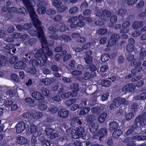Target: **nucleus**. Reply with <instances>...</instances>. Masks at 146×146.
Masks as SVG:
<instances>
[{"label":"nucleus","instance_id":"obj_59","mask_svg":"<svg viewBox=\"0 0 146 146\" xmlns=\"http://www.w3.org/2000/svg\"><path fill=\"white\" fill-rule=\"evenodd\" d=\"M126 12V10L125 9H119L117 11L118 14L121 16H124L125 15Z\"/></svg>","mask_w":146,"mask_h":146},{"label":"nucleus","instance_id":"obj_11","mask_svg":"<svg viewBox=\"0 0 146 146\" xmlns=\"http://www.w3.org/2000/svg\"><path fill=\"white\" fill-rule=\"evenodd\" d=\"M32 97L37 100H43L44 96L39 92L35 91L33 92L31 94Z\"/></svg>","mask_w":146,"mask_h":146},{"label":"nucleus","instance_id":"obj_61","mask_svg":"<svg viewBox=\"0 0 146 146\" xmlns=\"http://www.w3.org/2000/svg\"><path fill=\"white\" fill-rule=\"evenodd\" d=\"M62 3V1L60 0H54L52 1V4L53 5L56 7V8L58 6L60 5Z\"/></svg>","mask_w":146,"mask_h":146},{"label":"nucleus","instance_id":"obj_6","mask_svg":"<svg viewBox=\"0 0 146 146\" xmlns=\"http://www.w3.org/2000/svg\"><path fill=\"white\" fill-rule=\"evenodd\" d=\"M120 36L118 35L113 34L112 35L108 42L107 47H111L115 44L116 42L120 38Z\"/></svg>","mask_w":146,"mask_h":146},{"label":"nucleus","instance_id":"obj_30","mask_svg":"<svg viewBox=\"0 0 146 146\" xmlns=\"http://www.w3.org/2000/svg\"><path fill=\"white\" fill-rule=\"evenodd\" d=\"M96 75V74L94 72V74H92V75H91L90 73L88 72H86L84 73L83 77L84 79L88 80L91 78V77H94Z\"/></svg>","mask_w":146,"mask_h":146},{"label":"nucleus","instance_id":"obj_10","mask_svg":"<svg viewBox=\"0 0 146 146\" xmlns=\"http://www.w3.org/2000/svg\"><path fill=\"white\" fill-rule=\"evenodd\" d=\"M27 66L26 64L23 61H20L15 64L14 66L15 69L25 70Z\"/></svg>","mask_w":146,"mask_h":146},{"label":"nucleus","instance_id":"obj_9","mask_svg":"<svg viewBox=\"0 0 146 146\" xmlns=\"http://www.w3.org/2000/svg\"><path fill=\"white\" fill-rule=\"evenodd\" d=\"M89 127L90 132L92 133H94L98 129L99 126L97 123L91 122L89 125Z\"/></svg>","mask_w":146,"mask_h":146},{"label":"nucleus","instance_id":"obj_15","mask_svg":"<svg viewBox=\"0 0 146 146\" xmlns=\"http://www.w3.org/2000/svg\"><path fill=\"white\" fill-rule=\"evenodd\" d=\"M130 23L128 21H125L123 23L122 25V27L123 29L121 30L120 31L121 33H127L129 31L128 29H126L127 27L129 26L130 25Z\"/></svg>","mask_w":146,"mask_h":146},{"label":"nucleus","instance_id":"obj_13","mask_svg":"<svg viewBox=\"0 0 146 146\" xmlns=\"http://www.w3.org/2000/svg\"><path fill=\"white\" fill-rule=\"evenodd\" d=\"M82 123L81 121L78 119V117H74L71 119L70 124L72 127H75L77 124L81 125Z\"/></svg>","mask_w":146,"mask_h":146},{"label":"nucleus","instance_id":"obj_5","mask_svg":"<svg viewBox=\"0 0 146 146\" xmlns=\"http://www.w3.org/2000/svg\"><path fill=\"white\" fill-rule=\"evenodd\" d=\"M113 103L116 107H118L122 104L125 105H128L129 104L126 98L117 97L115 98L113 100Z\"/></svg>","mask_w":146,"mask_h":146},{"label":"nucleus","instance_id":"obj_27","mask_svg":"<svg viewBox=\"0 0 146 146\" xmlns=\"http://www.w3.org/2000/svg\"><path fill=\"white\" fill-rule=\"evenodd\" d=\"M101 83L102 86L107 87L110 86L111 84V82L110 81L108 80H103L101 81Z\"/></svg>","mask_w":146,"mask_h":146},{"label":"nucleus","instance_id":"obj_48","mask_svg":"<svg viewBox=\"0 0 146 146\" xmlns=\"http://www.w3.org/2000/svg\"><path fill=\"white\" fill-rule=\"evenodd\" d=\"M32 112H26L23 113L22 115V117L24 118L29 119L31 117Z\"/></svg>","mask_w":146,"mask_h":146},{"label":"nucleus","instance_id":"obj_63","mask_svg":"<svg viewBox=\"0 0 146 146\" xmlns=\"http://www.w3.org/2000/svg\"><path fill=\"white\" fill-rule=\"evenodd\" d=\"M78 20V17L77 16H74L69 19L68 21V22L69 23H74L76 22Z\"/></svg>","mask_w":146,"mask_h":146},{"label":"nucleus","instance_id":"obj_33","mask_svg":"<svg viewBox=\"0 0 146 146\" xmlns=\"http://www.w3.org/2000/svg\"><path fill=\"white\" fill-rule=\"evenodd\" d=\"M91 111L92 113L98 114L101 112V110L99 107H95L92 108Z\"/></svg>","mask_w":146,"mask_h":146},{"label":"nucleus","instance_id":"obj_24","mask_svg":"<svg viewBox=\"0 0 146 146\" xmlns=\"http://www.w3.org/2000/svg\"><path fill=\"white\" fill-rule=\"evenodd\" d=\"M107 116V114L106 113H102L98 117V121L101 123H103L105 121Z\"/></svg>","mask_w":146,"mask_h":146},{"label":"nucleus","instance_id":"obj_57","mask_svg":"<svg viewBox=\"0 0 146 146\" xmlns=\"http://www.w3.org/2000/svg\"><path fill=\"white\" fill-rule=\"evenodd\" d=\"M54 130L52 128H46L45 130V132L46 134L48 135H51Z\"/></svg>","mask_w":146,"mask_h":146},{"label":"nucleus","instance_id":"obj_46","mask_svg":"<svg viewBox=\"0 0 146 146\" xmlns=\"http://www.w3.org/2000/svg\"><path fill=\"white\" fill-rule=\"evenodd\" d=\"M128 92H132L134 90L135 88V85L131 83H129L127 84Z\"/></svg>","mask_w":146,"mask_h":146},{"label":"nucleus","instance_id":"obj_16","mask_svg":"<svg viewBox=\"0 0 146 146\" xmlns=\"http://www.w3.org/2000/svg\"><path fill=\"white\" fill-rule=\"evenodd\" d=\"M127 60L129 62H131V64L132 66H134L136 63V60L134 58L133 55L130 54H128L127 57Z\"/></svg>","mask_w":146,"mask_h":146},{"label":"nucleus","instance_id":"obj_51","mask_svg":"<svg viewBox=\"0 0 146 146\" xmlns=\"http://www.w3.org/2000/svg\"><path fill=\"white\" fill-rule=\"evenodd\" d=\"M36 40L34 38L29 39L27 42H26V44H29V45H32L36 43Z\"/></svg>","mask_w":146,"mask_h":146},{"label":"nucleus","instance_id":"obj_19","mask_svg":"<svg viewBox=\"0 0 146 146\" xmlns=\"http://www.w3.org/2000/svg\"><path fill=\"white\" fill-rule=\"evenodd\" d=\"M98 133L100 136V138H103L105 137L107 134V130L106 128H101L98 131Z\"/></svg>","mask_w":146,"mask_h":146},{"label":"nucleus","instance_id":"obj_26","mask_svg":"<svg viewBox=\"0 0 146 146\" xmlns=\"http://www.w3.org/2000/svg\"><path fill=\"white\" fill-rule=\"evenodd\" d=\"M40 82L43 83L44 85H49L52 83V81L49 78H46L40 80Z\"/></svg>","mask_w":146,"mask_h":146},{"label":"nucleus","instance_id":"obj_35","mask_svg":"<svg viewBox=\"0 0 146 146\" xmlns=\"http://www.w3.org/2000/svg\"><path fill=\"white\" fill-rule=\"evenodd\" d=\"M11 79L13 80L16 82H19V76L15 74H13L11 76Z\"/></svg>","mask_w":146,"mask_h":146},{"label":"nucleus","instance_id":"obj_53","mask_svg":"<svg viewBox=\"0 0 146 146\" xmlns=\"http://www.w3.org/2000/svg\"><path fill=\"white\" fill-rule=\"evenodd\" d=\"M62 16L59 15H55L53 18V20L55 22H60L62 19Z\"/></svg>","mask_w":146,"mask_h":146},{"label":"nucleus","instance_id":"obj_42","mask_svg":"<svg viewBox=\"0 0 146 146\" xmlns=\"http://www.w3.org/2000/svg\"><path fill=\"white\" fill-rule=\"evenodd\" d=\"M86 41V38L83 36H81L80 35L78 38L76 39V40L77 43L80 44H82L84 43Z\"/></svg>","mask_w":146,"mask_h":146},{"label":"nucleus","instance_id":"obj_4","mask_svg":"<svg viewBox=\"0 0 146 146\" xmlns=\"http://www.w3.org/2000/svg\"><path fill=\"white\" fill-rule=\"evenodd\" d=\"M134 122L135 124L139 123V125L141 126L146 125V111L137 117L135 119Z\"/></svg>","mask_w":146,"mask_h":146},{"label":"nucleus","instance_id":"obj_14","mask_svg":"<svg viewBox=\"0 0 146 146\" xmlns=\"http://www.w3.org/2000/svg\"><path fill=\"white\" fill-rule=\"evenodd\" d=\"M27 139L23 136H18L16 137V142L19 144H25L27 143Z\"/></svg>","mask_w":146,"mask_h":146},{"label":"nucleus","instance_id":"obj_44","mask_svg":"<svg viewBox=\"0 0 146 146\" xmlns=\"http://www.w3.org/2000/svg\"><path fill=\"white\" fill-rule=\"evenodd\" d=\"M132 139L133 140L137 139L139 140H144L146 139V136H135L132 137Z\"/></svg>","mask_w":146,"mask_h":146},{"label":"nucleus","instance_id":"obj_2","mask_svg":"<svg viewBox=\"0 0 146 146\" xmlns=\"http://www.w3.org/2000/svg\"><path fill=\"white\" fill-rule=\"evenodd\" d=\"M29 66L31 67L32 68H30L28 66L27 67L26 71L27 72H29L32 74H35L36 72V70L35 67V66H37L40 65V66H43L44 65V64L41 63V61L40 59L38 58H36L35 59H31L29 62Z\"/></svg>","mask_w":146,"mask_h":146},{"label":"nucleus","instance_id":"obj_17","mask_svg":"<svg viewBox=\"0 0 146 146\" xmlns=\"http://www.w3.org/2000/svg\"><path fill=\"white\" fill-rule=\"evenodd\" d=\"M91 96L93 98L94 100L90 101L89 104L90 106H92L95 105L96 102V98L97 97L99 96V95H98L97 92H95L94 93L92 94L91 95Z\"/></svg>","mask_w":146,"mask_h":146},{"label":"nucleus","instance_id":"obj_1","mask_svg":"<svg viewBox=\"0 0 146 146\" xmlns=\"http://www.w3.org/2000/svg\"><path fill=\"white\" fill-rule=\"evenodd\" d=\"M35 14L36 15L35 17H33L32 18L31 17V15L30 16L33 21L34 25L36 28L37 32L35 30L32 29L29 31V33L31 35L33 36H35L37 34V36L41 39L42 44H47V41L44 36L42 28L40 26L41 25V22L37 19V16L35 13Z\"/></svg>","mask_w":146,"mask_h":146},{"label":"nucleus","instance_id":"obj_56","mask_svg":"<svg viewBox=\"0 0 146 146\" xmlns=\"http://www.w3.org/2000/svg\"><path fill=\"white\" fill-rule=\"evenodd\" d=\"M71 94L70 92H68L62 94L61 96V97L63 99L68 98L70 96H71Z\"/></svg>","mask_w":146,"mask_h":146},{"label":"nucleus","instance_id":"obj_37","mask_svg":"<svg viewBox=\"0 0 146 146\" xmlns=\"http://www.w3.org/2000/svg\"><path fill=\"white\" fill-rule=\"evenodd\" d=\"M102 11L101 9H100L98 7H95V13L96 16L101 17L102 14Z\"/></svg>","mask_w":146,"mask_h":146},{"label":"nucleus","instance_id":"obj_21","mask_svg":"<svg viewBox=\"0 0 146 146\" xmlns=\"http://www.w3.org/2000/svg\"><path fill=\"white\" fill-rule=\"evenodd\" d=\"M132 27L133 29H139L143 26V22L141 21H135L132 24Z\"/></svg>","mask_w":146,"mask_h":146},{"label":"nucleus","instance_id":"obj_60","mask_svg":"<svg viewBox=\"0 0 146 146\" xmlns=\"http://www.w3.org/2000/svg\"><path fill=\"white\" fill-rule=\"evenodd\" d=\"M46 11V7H39L37 9V11L40 14H44Z\"/></svg>","mask_w":146,"mask_h":146},{"label":"nucleus","instance_id":"obj_23","mask_svg":"<svg viewBox=\"0 0 146 146\" xmlns=\"http://www.w3.org/2000/svg\"><path fill=\"white\" fill-rule=\"evenodd\" d=\"M39 108L41 110H44L46 109L48 107L46 103L44 101H41L38 105Z\"/></svg>","mask_w":146,"mask_h":146},{"label":"nucleus","instance_id":"obj_62","mask_svg":"<svg viewBox=\"0 0 146 146\" xmlns=\"http://www.w3.org/2000/svg\"><path fill=\"white\" fill-rule=\"evenodd\" d=\"M71 74L74 76H79L82 74V72L78 70H74L71 72Z\"/></svg>","mask_w":146,"mask_h":146},{"label":"nucleus","instance_id":"obj_32","mask_svg":"<svg viewBox=\"0 0 146 146\" xmlns=\"http://www.w3.org/2000/svg\"><path fill=\"white\" fill-rule=\"evenodd\" d=\"M85 68L87 69H89L90 70L93 72L96 71V68L95 66L93 64H90L86 66Z\"/></svg>","mask_w":146,"mask_h":146},{"label":"nucleus","instance_id":"obj_41","mask_svg":"<svg viewBox=\"0 0 146 146\" xmlns=\"http://www.w3.org/2000/svg\"><path fill=\"white\" fill-rule=\"evenodd\" d=\"M60 38L63 39L65 42H67L68 41L71 40V38L69 36L65 35H62L60 36Z\"/></svg>","mask_w":146,"mask_h":146},{"label":"nucleus","instance_id":"obj_43","mask_svg":"<svg viewBox=\"0 0 146 146\" xmlns=\"http://www.w3.org/2000/svg\"><path fill=\"white\" fill-rule=\"evenodd\" d=\"M29 38V36L27 34H23L19 36V38L25 42H26L27 40Z\"/></svg>","mask_w":146,"mask_h":146},{"label":"nucleus","instance_id":"obj_49","mask_svg":"<svg viewBox=\"0 0 146 146\" xmlns=\"http://www.w3.org/2000/svg\"><path fill=\"white\" fill-rule=\"evenodd\" d=\"M85 62L88 64H91L92 62V56H87L85 58Z\"/></svg>","mask_w":146,"mask_h":146},{"label":"nucleus","instance_id":"obj_64","mask_svg":"<svg viewBox=\"0 0 146 146\" xmlns=\"http://www.w3.org/2000/svg\"><path fill=\"white\" fill-rule=\"evenodd\" d=\"M134 116V114L133 113L130 112L127 113L125 116L126 119L128 121L131 119Z\"/></svg>","mask_w":146,"mask_h":146},{"label":"nucleus","instance_id":"obj_8","mask_svg":"<svg viewBox=\"0 0 146 146\" xmlns=\"http://www.w3.org/2000/svg\"><path fill=\"white\" fill-rule=\"evenodd\" d=\"M69 113V111L66 109L63 108L59 111L57 113L58 116L60 118H65L68 116Z\"/></svg>","mask_w":146,"mask_h":146},{"label":"nucleus","instance_id":"obj_55","mask_svg":"<svg viewBox=\"0 0 146 146\" xmlns=\"http://www.w3.org/2000/svg\"><path fill=\"white\" fill-rule=\"evenodd\" d=\"M31 143L33 146H37V139L34 136H32L31 139Z\"/></svg>","mask_w":146,"mask_h":146},{"label":"nucleus","instance_id":"obj_52","mask_svg":"<svg viewBox=\"0 0 146 146\" xmlns=\"http://www.w3.org/2000/svg\"><path fill=\"white\" fill-rule=\"evenodd\" d=\"M127 52H129L133 51L134 49V47L133 45L128 44L126 48Z\"/></svg>","mask_w":146,"mask_h":146},{"label":"nucleus","instance_id":"obj_22","mask_svg":"<svg viewBox=\"0 0 146 146\" xmlns=\"http://www.w3.org/2000/svg\"><path fill=\"white\" fill-rule=\"evenodd\" d=\"M43 116L42 113L40 111H37L35 113H32L31 117L34 119H38Z\"/></svg>","mask_w":146,"mask_h":146},{"label":"nucleus","instance_id":"obj_47","mask_svg":"<svg viewBox=\"0 0 146 146\" xmlns=\"http://www.w3.org/2000/svg\"><path fill=\"white\" fill-rule=\"evenodd\" d=\"M78 8L76 7H73L70 9L69 12L71 14H74L78 11Z\"/></svg>","mask_w":146,"mask_h":146},{"label":"nucleus","instance_id":"obj_28","mask_svg":"<svg viewBox=\"0 0 146 146\" xmlns=\"http://www.w3.org/2000/svg\"><path fill=\"white\" fill-rule=\"evenodd\" d=\"M135 100H139L146 99V90L145 92L141 94L140 95H138L134 97Z\"/></svg>","mask_w":146,"mask_h":146},{"label":"nucleus","instance_id":"obj_12","mask_svg":"<svg viewBox=\"0 0 146 146\" xmlns=\"http://www.w3.org/2000/svg\"><path fill=\"white\" fill-rule=\"evenodd\" d=\"M111 12L108 10H104L102 11V14L100 18L104 20L108 19L111 16Z\"/></svg>","mask_w":146,"mask_h":146},{"label":"nucleus","instance_id":"obj_18","mask_svg":"<svg viewBox=\"0 0 146 146\" xmlns=\"http://www.w3.org/2000/svg\"><path fill=\"white\" fill-rule=\"evenodd\" d=\"M118 126V124L117 122L115 121L110 122L109 125L108 129L110 131H112L117 129Z\"/></svg>","mask_w":146,"mask_h":146},{"label":"nucleus","instance_id":"obj_58","mask_svg":"<svg viewBox=\"0 0 146 146\" xmlns=\"http://www.w3.org/2000/svg\"><path fill=\"white\" fill-rule=\"evenodd\" d=\"M109 96V93L108 92H106L102 95L101 96L102 100L103 101L106 100L108 99V97Z\"/></svg>","mask_w":146,"mask_h":146},{"label":"nucleus","instance_id":"obj_29","mask_svg":"<svg viewBox=\"0 0 146 146\" xmlns=\"http://www.w3.org/2000/svg\"><path fill=\"white\" fill-rule=\"evenodd\" d=\"M6 58L3 55H0V68L6 65Z\"/></svg>","mask_w":146,"mask_h":146},{"label":"nucleus","instance_id":"obj_3","mask_svg":"<svg viewBox=\"0 0 146 146\" xmlns=\"http://www.w3.org/2000/svg\"><path fill=\"white\" fill-rule=\"evenodd\" d=\"M22 1L27 10L30 13L31 17L32 18L33 16L35 17L36 15L33 6L35 5V1L34 0L30 1L29 0H22Z\"/></svg>","mask_w":146,"mask_h":146},{"label":"nucleus","instance_id":"obj_25","mask_svg":"<svg viewBox=\"0 0 146 146\" xmlns=\"http://www.w3.org/2000/svg\"><path fill=\"white\" fill-rule=\"evenodd\" d=\"M122 133V131L120 129L116 130L113 132L112 136L115 138H117L121 135Z\"/></svg>","mask_w":146,"mask_h":146},{"label":"nucleus","instance_id":"obj_45","mask_svg":"<svg viewBox=\"0 0 146 146\" xmlns=\"http://www.w3.org/2000/svg\"><path fill=\"white\" fill-rule=\"evenodd\" d=\"M58 108L54 106H52L48 108L49 111L52 113H55L58 111Z\"/></svg>","mask_w":146,"mask_h":146},{"label":"nucleus","instance_id":"obj_20","mask_svg":"<svg viewBox=\"0 0 146 146\" xmlns=\"http://www.w3.org/2000/svg\"><path fill=\"white\" fill-rule=\"evenodd\" d=\"M37 129V126L33 124H31V125L30 127V132L27 131L26 134L27 136H29L31 133H34L36 132Z\"/></svg>","mask_w":146,"mask_h":146},{"label":"nucleus","instance_id":"obj_31","mask_svg":"<svg viewBox=\"0 0 146 146\" xmlns=\"http://www.w3.org/2000/svg\"><path fill=\"white\" fill-rule=\"evenodd\" d=\"M56 8L58 11L60 12H64L66 9H68V7L65 5H63L62 4L58 6Z\"/></svg>","mask_w":146,"mask_h":146},{"label":"nucleus","instance_id":"obj_7","mask_svg":"<svg viewBox=\"0 0 146 146\" xmlns=\"http://www.w3.org/2000/svg\"><path fill=\"white\" fill-rule=\"evenodd\" d=\"M16 132L18 133L22 132L26 128V123L21 121L17 123L15 126Z\"/></svg>","mask_w":146,"mask_h":146},{"label":"nucleus","instance_id":"obj_50","mask_svg":"<svg viewBox=\"0 0 146 146\" xmlns=\"http://www.w3.org/2000/svg\"><path fill=\"white\" fill-rule=\"evenodd\" d=\"M43 52V50L42 49L38 50L37 51V52L35 54V57L36 58H39L40 57Z\"/></svg>","mask_w":146,"mask_h":146},{"label":"nucleus","instance_id":"obj_38","mask_svg":"<svg viewBox=\"0 0 146 146\" xmlns=\"http://www.w3.org/2000/svg\"><path fill=\"white\" fill-rule=\"evenodd\" d=\"M48 33L51 34H54L57 29L52 26H50L48 28Z\"/></svg>","mask_w":146,"mask_h":146},{"label":"nucleus","instance_id":"obj_54","mask_svg":"<svg viewBox=\"0 0 146 146\" xmlns=\"http://www.w3.org/2000/svg\"><path fill=\"white\" fill-rule=\"evenodd\" d=\"M76 101V100L74 98H72L67 100L66 104L67 106H70L74 104Z\"/></svg>","mask_w":146,"mask_h":146},{"label":"nucleus","instance_id":"obj_39","mask_svg":"<svg viewBox=\"0 0 146 146\" xmlns=\"http://www.w3.org/2000/svg\"><path fill=\"white\" fill-rule=\"evenodd\" d=\"M76 131L81 137L84 135L83 133L84 132V127H79L77 128Z\"/></svg>","mask_w":146,"mask_h":146},{"label":"nucleus","instance_id":"obj_40","mask_svg":"<svg viewBox=\"0 0 146 146\" xmlns=\"http://www.w3.org/2000/svg\"><path fill=\"white\" fill-rule=\"evenodd\" d=\"M90 108L89 107H86L80 111L79 115H82L86 114L90 110Z\"/></svg>","mask_w":146,"mask_h":146},{"label":"nucleus","instance_id":"obj_36","mask_svg":"<svg viewBox=\"0 0 146 146\" xmlns=\"http://www.w3.org/2000/svg\"><path fill=\"white\" fill-rule=\"evenodd\" d=\"M17 13L20 14H26L27 13V12L24 7H22L17 9Z\"/></svg>","mask_w":146,"mask_h":146},{"label":"nucleus","instance_id":"obj_34","mask_svg":"<svg viewBox=\"0 0 146 146\" xmlns=\"http://www.w3.org/2000/svg\"><path fill=\"white\" fill-rule=\"evenodd\" d=\"M110 58V56L108 54H104L101 57V61L102 62H105L108 61Z\"/></svg>","mask_w":146,"mask_h":146}]
</instances>
